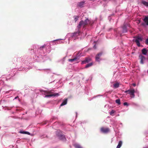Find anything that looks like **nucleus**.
I'll list each match as a JSON object with an SVG mask.
<instances>
[{
	"mask_svg": "<svg viewBox=\"0 0 148 148\" xmlns=\"http://www.w3.org/2000/svg\"><path fill=\"white\" fill-rule=\"evenodd\" d=\"M90 21L88 19H86L84 21H80L78 24L77 26V28L79 29L80 28L81 26H82L84 27L85 26L90 24Z\"/></svg>",
	"mask_w": 148,
	"mask_h": 148,
	"instance_id": "nucleus-1",
	"label": "nucleus"
},
{
	"mask_svg": "<svg viewBox=\"0 0 148 148\" xmlns=\"http://www.w3.org/2000/svg\"><path fill=\"white\" fill-rule=\"evenodd\" d=\"M135 38V39L133 40V41L135 42L138 47H140V42L142 41L143 40V38L139 36H136L134 37Z\"/></svg>",
	"mask_w": 148,
	"mask_h": 148,
	"instance_id": "nucleus-2",
	"label": "nucleus"
},
{
	"mask_svg": "<svg viewBox=\"0 0 148 148\" xmlns=\"http://www.w3.org/2000/svg\"><path fill=\"white\" fill-rule=\"evenodd\" d=\"M125 93L128 92V94H130L131 97L134 98L135 96L134 93L135 92V90L134 89L129 90H126L125 92Z\"/></svg>",
	"mask_w": 148,
	"mask_h": 148,
	"instance_id": "nucleus-3",
	"label": "nucleus"
},
{
	"mask_svg": "<svg viewBox=\"0 0 148 148\" xmlns=\"http://www.w3.org/2000/svg\"><path fill=\"white\" fill-rule=\"evenodd\" d=\"M139 58L140 59V63L143 64L144 63V61H145L146 59L145 57L142 55V54H140L139 56Z\"/></svg>",
	"mask_w": 148,
	"mask_h": 148,
	"instance_id": "nucleus-4",
	"label": "nucleus"
},
{
	"mask_svg": "<svg viewBox=\"0 0 148 148\" xmlns=\"http://www.w3.org/2000/svg\"><path fill=\"white\" fill-rule=\"evenodd\" d=\"M101 131L103 133H107L110 131V129L108 128L102 127L100 129Z\"/></svg>",
	"mask_w": 148,
	"mask_h": 148,
	"instance_id": "nucleus-5",
	"label": "nucleus"
},
{
	"mask_svg": "<svg viewBox=\"0 0 148 148\" xmlns=\"http://www.w3.org/2000/svg\"><path fill=\"white\" fill-rule=\"evenodd\" d=\"M91 60V59L89 58H86L84 60L82 61V64H84L88 63Z\"/></svg>",
	"mask_w": 148,
	"mask_h": 148,
	"instance_id": "nucleus-6",
	"label": "nucleus"
},
{
	"mask_svg": "<svg viewBox=\"0 0 148 148\" xmlns=\"http://www.w3.org/2000/svg\"><path fill=\"white\" fill-rule=\"evenodd\" d=\"M143 21L145 23H143L142 24V25L144 26L145 23L148 26V16H145V18L143 19Z\"/></svg>",
	"mask_w": 148,
	"mask_h": 148,
	"instance_id": "nucleus-7",
	"label": "nucleus"
},
{
	"mask_svg": "<svg viewBox=\"0 0 148 148\" xmlns=\"http://www.w3.org/2000/svg\"><path fill=\"white\" fill-rule=\"evenodd\" d=\"M102 54V52H100L98 53L96 56L95 57V59L96 61H99L100 60V58Z\"/></svg>",
	"mask_w": 148,
	"mask_h": 148,
	"instance_id": "nucleus-8",
	"label": "nucleus"
},
{
	"mask_svg": "<svg viewBox=\"0 0 148 148\" xmlns=\"http://www.w3.org/2000/svg\"><path fill=\"white\" fill-rule=\"evenodd\" d=\"M59 95V94L58 93H54V94H51V95H47L45 96L46 97H51L52 96H56Z\"/></svg>",
	"mask_w": 148,
	"mask_h": 148,
	"instance_id": "nucleus-9",
	"label": "nucleus"
},
{
	"mask_svg": "<svg viewBox=\"0 0 148 148\" xmlns=\"http://www.w3.org/2000/svg\"><path fill=\"white\" fill-rule=\"evenodd\" d=\"M78 58V56H76L75 58L71 59H69V62H74L76 60H77Z\"/></svg>",
	"mask_w": 148,
	"mask_h": 148,
	"instance_id": "nucleus-10",
	"label": "nucleus"
},
{
	"mask_svg": "<svg viewBox=\"0 0 148 148\" xmlns=\"http://www.w3.org/2000/svg\"><path fill=\"white\" fill-rule=\"evenodd\" d=\"M67 99H65L62 103L61 104L60 106H62L64 105H66L67 103Z\"/></svg>",
	"mask_w": 148,
	"mask_h": 148,
	"instance_id": "nucleus-11",
	"label": "nucleus"
},
{
	"mask_svg": "<svg viewBox=\"0 0 148 148\" xmlns=\"http://www.w3.org/2000/svg\"><path fill=\"white\" fill-rule=\"evenodd\" d=\"M142 52L143 54L146 55L147 53V50L145 48H143L142 50Z\"/></svg>",
	"mask_w": 148,
	"mask_h": 148,
	"instance_id": "nucleus-12",
	"label": "nucleus"
},
{
	"mask_svg": "<svg viewBox=\"0 0 148 148\" xmlns=\"http://www.w3.org/2000/svg\"><path fill=\"white\" fill-rule=\"evenodd\" d=\"M123 33H125L127 32V27L125 25H124L123 27Z\"/></svg>",
	"mask_w": 148,
	"mask_h": 148,
	"instance_id": "nucleus-13",
	"label": "nucleus"
},
{
	"mask_svg": "<svg viewBox=\"0 0 148 148\" xmlns=\"http://www.w3.org/2000/svg\"><path fill=\"white\" fill-rule=\"evenodd\" d=\"M93 63L92 62H91V63H90L89 64H87L85 67V68H88L89 67H90V66H92L93 65Z\"/></svg>",
	"mask_w": 148,
	"mask_h": 148,
	"instance_id": "nucleus-14",
	"label": "nucleus"
},
{
	"mask_svg": "<svg viewBox=\"0 0 148 148\" xmlns=\"http://www.w3.org/2000/svg\"><path fill=\"white\" fill-rule=\"evenodd\" d=\"M142 3L145 6L148 7V2H146L144 1H142Z\"/></svg>",
	"mask_w": 148,
	"mask_h": 148,
	"instance_id": "nucleus-15",
	"label": "nucleus"
},
{
	"mask_svg": "<svg viewBox=\"0 0 148 148\" xmlns=\"http://www.w3.org/2000/svg\"><path fill=\"white\" fill-rule=\"evenodd\" d=\"M122 144V142L121 141H119V144L117 146L116 148H120Z\"/></svg>",
	"mask_w": 148,
	"mask_h": 148,
	"instance_id": "nucleus-16",
	"label": "nucleus"
},
{
	"mask_svg": "<svg viewBox=\"0 0 148 148\" xmlns=\"http://www.w3.org/2000/svg\"><path fill=\"white\" fill-rule=\"evenodd\" d=\"M74 146L75 148H82L80 145L78 144H75Z\"/></svg>",
	"mask_w": 148,
	"mask_h": 148,
	"instance_id": "nucleus-17",
	"label": "nucleus"
},
{
	"mask_svg": "<svg viewBox=\"0 0 148 148\" xmlns=\"http://www.w3.org/2000/svg\"><path fill=\"white\" fill-rule=\"evenodd\" d=\"M74 20L75 22H76L78 20L79 16H74Z\"/></svg>",
	"mask_w": 148,
	"mask_h": 148,
	"instance_id": "nucleus-18",
	"label": "nucleus"
},
{
	"mask_svg": "<svg viewBox=\"0 0 148 148\" xmlns=\"http://www.w3.org/2000/svg\"><path fill=\"white\" fill-rule=\"evenodd\" d=\"M115 102L119 105H120L121 104L120 100L119 99H116L115 100Z\"/></svg>",
	"mask_w": 148,
	"mask_h": 148,
	"instance_id": "nucleus-19",
	"label": "nucleus"
},
{
	"mask_svg": "<svg viewBox=\"0 0 148 148\" xmlns=\"http://www.w3.org/2000/svg\"><path fill=\"white\" fill-rule=\"evenodd\" d=\"M20 133L21 134H29V133L28 132H25V131H20Z\"/></svg>",
	"mask_w": 148,
	"mask_h": 148,
	"instance_id": "nucleus-20",
	"label": "nucleus"
},
{
	"mask_svg": "<svg viewBox=\"0 0 148 148\" xmlns=\"http://www.w3.org/2000/svg\"><path fill=\"white\" fill-rule=\"evenodd\" d=\"M119 86V84L118 83H116L114 84V88H117Z\"/></svg>",
	"mask_w": 148,
	"mask_h": 148,
	"instance_id": "nucleus-21",
	"label": "nucleus"
},
{
	"mask_svg": "<svg viewBox=\"0 0 148 148\" xmlns=\"http://www.w3.org/2000/svg\"><path fill=\"white\" fill-rule=\"evenodd\" d=\"M115 112V111L114 110H112L110 112V115H112Z\"/></svg>",
	"mask_w": 148,
	"mask_h": 148,
	"instance_id": "nucleus-22",
	"label": "nucleus"
},
{
	"mask_svg": "<svg viewBox=\"0 0 148 148\" xmlns=\"http://www.w3.org/2000/svg\"><path fill=\"white\" fill-rule=\"evenodd\" d=\"M123 105L124 106H128V105L127 103L126 102H125L123 103Z\"/></svg>",
	"mask_w": 148,
	"mask_h": 148,
	"instance_id": "nucleus-23",
	"label": "nucleus"
},
{
	"mask_svg": "<svg viewBox=\"0 0 148 148\" xmlns=\"http://www.w3.org/2000/svg\"><path fill=\"white\" fill-rule=\"evenodd\" d=\"M145 43L146 45H148V38L146 40Z\"/></svg>",
	"mask_w": 148,
	"mask_h": 148,
	"instance_id": "nucleus-24",
	"label": "nucleus"
},
{
	"mask_svg": "<svg viewBox=\"0 0 148 148\" xmlns=\"http://www.w3.org/2000/svg\"><path fill=\"white\" fill-rule=\"evenodd\" d=\"M44 92H46L47 93H48V94H49V93H51V91H45Z\"/></svg>",
	"mask_w": 148,
	"mask_h": 148,
	"instance_id": "nucleus-25",
	"label": "nucleus"
},
{
	"mask_svg": "<svg viewBox=\"0 0 148 148\" xmlns=\"http://www.w3.org/2000/svg\"><path fill=\"white\" fill-rule=\"evenodd\" d=\"M45 47V45H43V46H42L41 47H40V49H41L42 48H43Z\"/></svg>",
	"mask_w": 148,
	"mask_h": 148,
	"instance_id": "nucleus-26",
	"label": "nucleus"
},
{
	"mask_svg": "<svg viewBox=\"0 0 148 148\" xmlns=\"http://www.w3.org/2000/svg\"><path fill=\"white\" fill-rule=\"evenodd\" d=\"M60 136L62 137V138H64V136L60 135Z\"/></svg>",
	"mask_w": 148,
	"mask_h": 148,
	"instance_id": "nucleus-27",
	"label": "nucleus"
},
{
	"mask_svg": "<svg viewBox=\"0 0 148 148\" xmlns=\"http://www.w3.org/2000/svg\"><path fill=\"white\" fill-rule=\"evenodd\" d=\"M132 85L133 86H136V84H134V83H133L132 84Z\"/></svg>",
	"mask_w": 148,
	"mask_h": 148,
	"instance_id": "nucleus-28",
	"label": "nucleus"
},
{
	"mask_svg": "<svg viewBox=\"0 0 148 148\" xmlns=\"http://www.w3.org/2000/svg\"><path fill=\"white\" fill-rule=\"evenodd\" d=\"M79 34V33H78L77 32H75V33H74V35L75 34Z\"/></svg>",
	"mask_w": 148,
	"mask_h": 148,
	"instance_id": "nucleus-29",
	"label": "nucleus"
},
{
	"mask_svg": "<svg viewBox=\"0 0 148 148\" xmlns=\"http://www.w3.org/2000/svg\"><path fill=\"white\" fill-rule=\"evenodd\" d=\"M18 96H16V97L15 98V99H17V98H18Z\"/></svg>",
	"mask_w": 148,
	"mask_h": 148,
	"instance_id": "nucleus-30",
	"label": "nucleus"
},
{
	"mask_svg": "<svg viewBox=\"0 0 148 148\" xmlns=\"http://www.w3.org/2000/svg\"><path fill=\"white\" fill-rule=\"evenodd\" d=\"M80 4H82H82H83V2H82V3H80Z\"/></svg>",
	"mask_w": 148,
	"mask_h": 148,
	"instance_id": "nucleus-31",
	"label": "nucleus"
},
{
	"mask_svg": "<svg viewBox=\"0 0 148 148\" xmlns=\"http://www.w3.org/2000/svg\"><path fill=\"white\" fill-rule=\"evenodd\" d=\"M103 1H106V0H103Z\"/></svg>",
	"mask_w": 148,
	"mask_h": 148,
	"instance_id": "nucleus-32",
	"label": "nucleus"
},
{
	"mask_svg": "<svg viewBox=\"0 0 148 148\" xmlns=\"http://www.w3.org/2000/svg\"><path fill=\"white\" fill-rule=\"evenodd\" d=\"M147 51H148V49Z\"/></svg>",
	"mask_w": 148,
	"mask_h": 148,
	"instance_id": "nucleus-33",
	"label": "nucleus"
}]
</instances>
